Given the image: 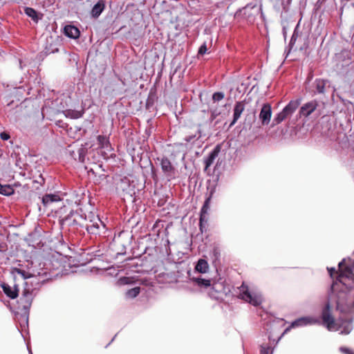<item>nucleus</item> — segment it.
Segmentation results:
<instances>
[{
    "label": "nucleus",
    "mask_w": 354,
    "mask_h": 354,
    "mask_svg": "<svg viewBox=\"0 0 354 354\" xmlns=\"http://www.w3.org/2000/svg\"><path fill=\"white\" fill-rule=\"evenodd\" d=\"M271 115L272 109L270 104L268 103L264 104L259 113V119L261 120L263 125H267L269 124Z\"/></svg>",
    "instance_id": "nucleus-8"
},
{
    "label": "nucleus",
    "mask_w": 354,
    "mask_h": 354,
    "mask_svg": "<svg viewBox=\"0 0 354 354\" xmlns=\"http://www.w3.org/2000/svg\"><path fill=\"white\" fill-rule=\"evenodd\" d=\"M160 166L162 171L168 176H171L175 173V168L167 157L160 159Z\"/></svg>",
    "instance_id": "nucleus-11"
},
{
    "label": "nucleus",
    "mask_w": 354,
    "mask_h": 354,
    "mask_svg": "<svg viewBox=\"0 0 354 354\" xmlns=\"http://www.w3.org/2000/svg\"><path fill=\"white\" fill-rule=\"evenodd\" d=\"M70 216V215H68V216H66V217H64V218H62V220L60 221V222L62 223V224H64V223L66 221V220L68 219V216Z\"/></svg>",
    "instance_id": "nucleus-38"
},
{
    "label": "nucleus",
    "mask_w": 354,
    "mask_h": 354,
    "mask_svg": "<svg viewBox=\"0 0 354 354\" xmlns=\"http://www.w3.org/2000/svg\"><path fill=\"white\" fill-rule=\"evenodd\" d=\"M339 272L336 280L331 285L328 301L322 312V322L329 330H337L342 327L341 334L347 335L353 329L351 321L336 323L330 310L332 303L341 313H350L354 310V260L344 259L339 263Z\"/></svg>",
    "instance_id": "nucleus-1"
},
{
    "label": "nucleus",
    "mask_w": 354,
    "mask_h": 354,
    "mask_svg": "<svg viewBox=\"0 0 354 354\" xmlns=\"http://www.w3.org/2000/svg\"><path fill=\"white\" fill-rule=\"evenodd\" d=\"M195 281L199 286H204L205 288H209L212 285L211 281L209 279L196 278V279H195Z\"/></svg>",
    "instance_id": "nucleus-24"
},
{
    "label": "nucleus",
    "mask_w": 354,
    "mask_h": 354,
    "mask_svg": "<svg viewBox=\"0 0 354 354\" xmlns=\"http://www.w3.org/2000/svg\"><path fill=\"white\" fill-rule=\"evenodd\" d=\"M301 103V100L297 99L291 100L283 109L279 113L273 120V124L277 125L283 122L286 118L290 116L298 108Z\"/></svg>",
    "instance_id": "nucleus-4"
},
{
    "label": "nucleus",
    "mask_w": 354,
    "mask_h": 354,
    "mask_svg": "<svg viewBox=\"0 0 354 354\" xmlns=\"http://www.w3.org/2000/svg\"><path fill=\"white\" fill-rule=\"evenodd\" d=\"M315 86V93L324 94L326 87L329 88L328 81L323 79H317L314 82Z\"/></svg>",
    "instance_id": "nucleus-14"
},
{
    "label": "nucleus",
    "mask_w": 354,
    "mask_h": 354,
    "mask_svg": "<svg viewBox=\"0 0 354 354\" xmlns=\"http://www.w3.org/2000/svg\"><path fill=\"white\" fill-rule=\"evenodd\" d=\"M318 106L319 103L315 100H311L304 104L299 111V117H308L310 115H311L314 111L317 110Z\"/></svg>",
    "instance_id": "nucleus-6"
},
{
    "label": "nucleus",
    "mask_w": 354,
    "mask_h": 354,
    "mask_svg": "<svg viewBox=\"0 0 354 354\" xmlns=\"http://www.w3.org/2000/svg\"><path fill=\"white\" fill-rule=\"evenodd\" d=\"M328 272H329L330 276L331 277H333V274H335V273H337V272H336L335 269V268H328Z\"/></svg>",
    "instance_id": "nucleus-37"
},
{
    "label": "nucleus",
    "mask_w": 354,
    "mask_h": 354,
    "mask_svg": "<svg viewBox=\"0 0 354 354\" xmlns=\"http://www.w3.org/2000/svg\"><path fill=\"white\" fill-rule=\"evenodd\" d=\"M239 296L241 299L254 306H259L263 301L262 296L259 292L250 290L248 286L244 283L240 287Z\"/></svg>",
    "instance_id": "nucleus-2"
},
{
    "label": "nucleus",
    "mask_w": 354,
    "mask_h": 354,
    "mask_svg": "<svg viewBox=\"0 0 354 354\" xmlns=\"http://www.w3.org/2000/svg\"><path fill=\"white\" fill-rule=\"evenodd\" d=\"M97 143L99 145V147L101 149H104L106 151H111V147L109 140V138L106 136H98L97 137Z\"/></svg>",
    "instance_id": "nucleus-17"
},
{
    "label": "nucleus",
    "mask_w": 354,
    "mask_h": 354,
    "mask_svg": "<svg viewBox=\"0 0 354 354\" xmlns=\"http://www.w3.org/2000/svg\"><path fill=\"white\" fill-rule=\"evenodd\" d=\"M64 30L65 35L70 38L76 39V38L79 37V36H80L79 29L74 26H71V25L66 26L64 27Z\"/></svg>",
    "instance_id": "nucleus-16"
},
{
    "label": "nucleus",
    "mask_w": 354,
    "mask_h": 354,
    "mask_svg": "<svg viewBox=\"0 0 354 354\" xmlns=\"http://www.w3.org/2000/svg\"><path fill=\"white\" fill-rule=\"evenodd\" d=\"M98 229L99 224L97 222L86 225V230L91 234H97L98 232Z\"/></svg>",
    "instance_id": "nucleus-26"
},
{
    "label": "nucleus",
    "mask_w": 354,
    "mask_h": 354,
    "mask_svg": "<svg viewBox=\"0 0 354 354\" xmlns=\"http://www.w3.org/2000/svg\"><path fill=\"white\" fill-rule=\"evenodd\" d=\"M207 46L205 44H203L198 49V54L203 55L207 52Z\"/></svg>",
    "instance_id": "nucleus-32"
},
{
    "label": "nucleus",
    "mask_w": 354,
    "mask_h": 354,
    "mask_svg": "<svg viewBox=\"0 0 354 354\" xmlns=\"http://www.w3.org/2000/svg\"><path fill=\"white\" fill-rule=\"evenodd\" d=\"M105 8V2L103 0H100L92 8L91 16L94 18H97Z\"/></svg>",
    "instance_id": "nucleus-15"
},
{
    "label": "nucleus",
    "mask_w": 354,
    "mask_h": 354,
    "mask_svg": "<svg viewBox=\"0 0 354 354\" xmlns=\"http://www.w3.org/2000/svg\"><path fill=\"white\" fill-rule=\"evenodd\" d=\"M201 130L198 129L197 130V133H195V134H193V135L187 136L185 138L184 140L187 142H193L195 140L199 139L201 138Z\"/></svg>",
    "instance_id": "nucleus-25"
},
{
    "label": "nucleus",
    "mask_w": 354,
    "mask_h": 354,
    "mask_svg": "<svg viewBox=\"0 0 354 354\" xmlns=\"http://www.w3.org/2000/svg\"><path fill=\"white\" fill-rule=\"evenodd\" d=\"M58 201H59V197L56 194H46L42 197V203L44 206Z\"/></svg>",
    "instance_id": "nucleus-18"
},
{
    "label": "nucleus",
    "mask_w": 354,
    "mask_h": 354,
    "mask_svg": "<svg viewBox=\"0 0 354 354\" xmlns=\"http://www.w3.org/2000/svg\"><path fill=\"white\" fill-rule=\"evenodd\" d=\"M1 288L4 292V293L10 299H15L18 297V288L17 286H15L14 287L10 286L7 283H2Z\"/></svg>",
    "instance_id": "nucleus-12"
},
{
    "label": "nucleus",
    "mask_w": 354,
    "mask_h": 354,
    "mask_svg": "<svg viewBox=\"0 0 354 354\" xmlns=\"http://www.w3.org/2000/svg\"><path fill=\"white\" fill-rule=\"evenodd\" d=\"M64 115L66 118H69L71 119H78L81 118L83 115V113L79 111L67 109L64 111Z\"/></svg>",
    "instance_id": "nucleus-20"
},
{
    "label": "nucleus",
    "mask_w": 354,
    "mask_h": 354,
    "mask_svg": "<svg viewBox=\"0 0 354 354\" xmlns=\"http://www.w3.org/2000/svg\"><path fill=\"white\" fill-rule=\"evenodd\" d=\"M4 250V247L2 244L0 243V251Z\"/></svg>",
    "instance_id": "nucleus-39"
},
{
    "label": "nucleus",
    "mask_w": 354,
    "mask_h": 354,
    "mask_svg": "<svg viewBox=\"0 0 354 354\" xmlns=\"http://www.w3.org/2000/svg\"><path fill=\"white\" fill-rule=\"evenodd\" d=\"M86 150L84 148H80L78 149V154H79L78 160L81 162H84L85 156H86Z\"/></svg>",
    "instance_id": "nucleus-31"
},
{
    "label": "nucleus",
    "mask_w": 354,
    "mask_h": 354,
    "mask_svg": "<svg viewBox=\"0 0 354 354\" xmlns=\"http://www.w3.org/2000/svg\"><path fill=\"white\" fill-rule=\"evenodd\" d=\"M15 271L17 274H20L25 279L31 278L33 276L32 274L20 268H15Z\"/></svg>",
    "instance_id": "nucleus-27"
},
{
    "label": "nucleus",
    "mask_w": 354,
    "mask_h": 354,
    "mask_svg": "<svg viewBox=\"0 0 354 354\" xmlns=\"http://www.w3.org/2000/svg\"><path fill=\"white\" fill-rule=\"evenodd\" d=\"M14 193V189L9 185L0 183V194L5 196H10Z\"/></svg>",
    "instance_id": "nucleus-21"
},
{
    "label": "nucleus",
    "mask_w": 354,
    "mask_h": 354,
    "mask_svg": "<svg viewBox=\"0 0 354 354\" xmlns=\"http://www.w3.org/2000/svg\"><path fill=\"white\" fill-rule=\"evenodd\" d=\"M339 351L344 354H354L351 350L346 347H340Z\"/></svg>",
    "instance_id": "nucleus-33"
},
{
    "label": "nucleus",
    "mask_w": 354,
    "mask_h": 354,
    "mask_svg": "<svg viewBox=\"0 0 354 354\" xmlns=\"http://www.w3.org/2000/svg\"><path fill=\"white\" fill-rule=\"evenodd\" d=\"M297 37V33L296 32V30H295L294 33L290 39V45H292L295 42Z\"/></svg>",
    "instance_id": "nucleus-35"
},
{
    "label": "nucleus",
    "mask_w": 354,
    "mask_h": 354,
    "mask_svg": "<svg viewBox=\"0 0 354 354\" xmlns=\"http://www.w3.org/2000/svg\"><path fill=\"white\" fill-rule=\"evenodd\" d=\"M225 97V95L223 92H216L212 95V100L214 102H219L222 100Z\"/></svg>",
    "instance_id": "nucleus-30"
},
{
    "label": "nucleus",
    "mask_w": 354,
    "mask_h": 354,
    "mask_svg": "<svg viewBox=\"0 0 354 354\" xmlns=\"http://www.w3.org/2000/svg\"><path fill=\"white\" fill-rule=\"evenodd\" d=\"M259 12L260 8L257 7V4L248 3L245 7L236 12L235 17L245 19L249 22H252Z\"/></svg>",
    "instance_id": "nucleus-3"
},
{
    "label": "nucleus",
    "mask_w": 354,
    "mask_h": 354,
    "mask_svg": "<svg viewBox=\"0 0 354 354\" xmlns=\"http://www.w3.org/2000/svg\"><path fill=\"white\" fill-rule=\"evenodd\" d=\"M0 138L3 140H8L10 138V135L7 133L6 132H1L0 133Z\"/></svg>",
    "instance_id": "nucleus-34"
},
{
    "label": "nucleus",
    "mask_w": 354,
    "mask_h": 354,
    "mask_svg": "<svg viewBox=\"0 0 354 354\" xmlns=\"http://www.w3.org/2000/svg\"><path fill=\"white\" fill-rule=\"evenodd\" d=\"M318 322H319V321L317 319L312 318V317H301V318L297 319V320L293 322L291 324V326L292 327L302 326H306L308 324H316Z\"/></svg>",
    "instance_id": "nucleus-13"
},
{
    "label": "nucleus",
    "mask_w": 354,
    "mask_h": 354,
    "mask_svg": "<svg viewBox=\"0 0 354 354\" xmlns=\"http://www.w3.org/2000/svg\"><path fill=\"white\" fill-rule=\"evenodd\" d=\"M207 294L209 297L214 299H218L221 297V292L216 289L214 285L209 287Z\"/></svg>",
    "instance_id": "nucleus-22"
},
{
    "label": "nucleus",
    "mask_w": 354,
    "mask_h": 354,
    "mask_svg": "<svg viewBox=\"0 0 354 354\" xmlns=\"http://www.w3.org/2000/svg\"><path fill=\"white\" fill-rule=\"evenodd\" d=\"M245 110V101L236 102L233 109V120L230 124V127H232L240 118L242 113Z\"/></svg>",
    "instance_id": "nucleus-9"
},
{
    "label": "nucleus",
    "mask_w": 354,
    "mask_h": 354,
    "mask_svg": "<svg viewBox=\"0 0 354 354\" xmlns=\"http://www.w3.org/2000/svg\"><path fill=\"white\" fill-rule=\"evenodd\" d=\"M25 12L28 16L31 17L33 20L37 19V12L33 8H26L25 10Z\"/></svg>",
    "instance_id": "nucleus-29"
},
{
    "label": "nucleus",
    "mask_w": 354,
    "mask_h": 354,
    "mask_svg": "<svg viewBox=\"0 0 354 354\" xmlns=\"http://www.w3.org/2000/svg\"><path fill=\"white\" fill-rule=\"evenodd\" d=\"M209 268L208 263L205 259H199L196 266V270L201 273H205Z\"/></svg>",
    "instance_id": "nucleus-19"
},
{
    "label": "nucleus",
    "mask_w": 354,
    "mask_h": 354,
    "mask_svg": "<svg viewBox=\"0 0 354 354\" xmlns=\"http://www.w3.org/2000/svg\"><path fill=\"white\" fill-rule=\"evenodd\" d=\"M212 194H213V192H212L209 196L206 198V200L201 208V215H200V219H199V228L202 233L203 232V227H204L203 223H207V215L208 210L209 208V204H210L211 198H212Z\"/></svg>",
    "instance_id": "nucleus-7"
},
{
    "label": "nucleus",
    "mask_w": 354,
    "mask_h": 354,
    "mask_svg": "<svg viewBox=\"0 0 354 354\" xmlns=\"http://www.w3.org/2000/svg\"><path fill=\"white\" fill-rule=\"evenodd\" d=\"M97 220L99 221L100 223H102V222L99 218Z\"/></svg>",
    "instance_id": "nucleus-41"
},
{
    "label": "nucleus",
    "mask_w": 354,
    "mask_h": 354,
    "mask_svg": "<svg viewBox=\"0 0 354 354\" xmlns=\"http://www.w3.org/2000/svg\"><path fill=\"white\" fill-rule=\"evenodd\" d=\"M291 1L292 0H282L281 4L283 9H286L290 4Z\"/></svg>",
    "instance_id": "nucleus-36"
},
{
    "label": "nucleus",
    "mask_w": 354,
    "mask_h": 354,
    "mask_svg": "<svg viewBox=\"0 0 354 354\" xmlns=\"http://www.w3.org/2000/svg\"><path fill=\"white\" fill-rule=\"evenodd\" d=\"M273 349L271 346L263 344L261 346L260 353L261 354H272Z\"/></svg>",
    "instance_id": "nucleus-28"
},
{
    "label": "nucleus",
    "mask_w": 354,
    "mask_h": 354,
    "mask_svg": "<svg viewBox=\"0 0 354 354\" xmlns=\"http://www.w3.org/2000/svg\"><path fill=\"white\" fill-rule=\"evenodd\" d=\"M214 252L215 254H217V251L216 250H214Z\"/></svg>",
    "instance_id": "nucleus-40"
},
{
    "label": "nucleus",
    "mask_w": 354,
    "mask_h": 354,
    "mask_svg": "<svg viewBox=\"0 0 354 354\" xmlns=\"http://www.w3.org/2000/svg\"><path fill=\"white\" fill-rule=\"evenodd\" d=\"M221 151V146L216 145L214 149L209 153L208 156L205 158L204 163H205V168L204 171H207V169L210 166L212 165V164L214 162L215 159L218 157L219 153Z\"/></svg>",
    "instance_id": "nucleus-10"
},
{
    "label": "nucleus",
    "mask_w": 354,
    "mask_h": 354,
    "mask_svg": "<svg viewBox=\"0 0 354 354\" xmlns=\"http://www.w3.org/2000/svg\"><path fill=\"white\" fill-rule=\"evenodd\" d=\"M35 288H33L29 285V283L26 281L25 286L20 298V303L25 310H28L32 304V301L35 295Z\"/></svg>",
    "instance_id": "nucleus-5"
},
{
    "label": "nucleus",
    "mask_w": 354,
    "mask_h": 354,
    "mask_svg": "<svg viewBox=\"0 0 354 354\" xmlns=\"http://www.w3.org/2000/svg\"><path fill=\"white\" fill-rule=\"evenodd\" d=\"M140 292V287H135L127 291L126 296L129 298H135Z\"/></svg>",
    "instance_id": "nucleus-23"
}]
</instances>
